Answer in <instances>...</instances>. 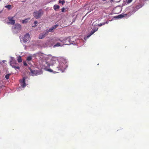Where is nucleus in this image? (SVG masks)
<instances>
[{
	"mask_svg": "<svg viewBox=\"0 0 149 149\" xmlns=\"http://www.w3.org/2000/svg\"><path fill=\"white\" fill-rule=\"evenodd\" d=\"M43 14V11L42 10H39L38 11H35L33 13V15L36 19L40 18Z\"/></svg>",
	"mask_w": 149,
	"mask_h": 149,
	"instance_id": "nucleus-1",
	"label": "nucleus"
},
{
	"mask_svg": "<svg viewBox=\"0 0 149 149\" xmlns=\"http://www.w3.org/2000/svg\"><path fill=\"white\" fill-rule=\"evenodd\" d=\"M17 64L16 61L13 59H12L10 61V65L13 67L15 69H19V67L18 66H16V65Z\"/></svg>",
	"mask_w": 149,
	"mask_h": 149,
	"instance_id": "nucleus-2",
	"label": "nucleus"
},
{
	"mask_svg": "<svg viewBox=\"0 0 149 149\" xmlns=\"http://www.w3.org/2000/svg\"><path fill=\"white\" fill-rule=\"evenodd\" d=\"M47 35V32H46L45 31V32L41 33L39 34L38 38L39 39H42L45 38Z\"/></svg>",
	"mask_w": 149,
	"mask_h": 149,
	"instance_id": "nucleus-3",
	"label": "nucleus"
},
{
	"mask_svg": "<svg viewBox=\"0 0 149 149\" xmlns=\"http://www.w3.org/2000/svg\"><path fill=\"white\" fill-rule=\"evenodd\" d=\"M92 31H91L90 33L89 34L88 36H87V37L89 38L96 31H97V30L98 28L96 26L95 27H94L93 28H92Z\"/></svg>",
	"mask_w": 149,
	"mask_h": 149,
	"instance_id": "nucleus-4",
	"label": "nucleus"
},
{
	"mask_svg": "<svg viewBox=\"0 0 149 149\" xmlns=\"http://www.w3.org/2000/svg\"><path fill=\"white\" fill-rule=\"evenodd\" d=\"M30 35L29 33H27L24 36L23 38V40L25 43L29 39Z\"/></svg>",
	"mask_w": 149,
	"mask_h": 149,
	"instance_id": "nucleus-5",
	"label": "nucleus"
},
{
	"mask_svg": "<svg viewBox=\"0 0 149 149\" xmlns=\"http://www.w3.org/2000/svg\"><path fill=\"white\" fill-rule=\"evenodd\" d=\"M25 78L24 77H23L22 80L20 81V84L21 86L22 87H24L26 86V84L25 83Z\"/></svg>",
	"mask_w": 149,
	"mask_h": 149,
	"instance_id": "nucleus-6",
	"label": "nucleus"
},
{
	"mask_svg": "<svg viewBox=\"0 0 149 149\" xmlns=\"http://www.w3.org/2000/svg\"><path fill=\"white\" fill-rule=\"evenodd\" d=\"M58 26V25H57V24L55 25L54 26H53V27H52V28L49 29V30L47 29L45 31H46V32H47V34H48L49 32H52L53 29H56Z\"/></svg>",
	"mask_w": 149,
	"mask_h": 149,
	"instance_id": "nucleus-7",
	"label": "nucleus"
},
{
	"mask_svg": "<svg viewBox=\"0 0 149 149\" xmlns=\"http://www.w3.org/2000/svg\"><path fill=\"white\" fill-rule=\"evenodd\" d=\"M29 69L32 76H34L39 74V72H38L37 70H33L30 68H29Z\"/></svg>",
	"mask_w": 149,
	"mask_h": 149,
	"instance_id": "nucleus-8",
	"label": "nucleus"
},
{
	"mask_svg": "<svg viewBox=\"0 0 149 149\" xmlns=\"http://www.w3.org/2000/svg\"><path fill=\"white\" fill-rule=\"evenodd\" d=\"M45 55V54L40 52H38L36 54V56L39 57L41 59H43V58Z\"/></svg>",
	"mask_w": 149,
	"mask_h": 149,
	"instance_id": "nucleus-9",
	"label": "nucleus"
},
{
	"mask_svg": "<svg viewBox=\"0 0 149 149\" xmlns=\"http://www.w3.org/2000/svg\"><path fill=\"white\" fill-rule=\"evenodd\" d=\"M13 17H9L8 18V19L10 21L8 22V24H10L12 25L14 24H15V21L13 19Z\"/></svg>",
	"mask_w": 149,
	"mask_h": 149,
	"instance_id": "nucleus-10",
	"label": "nucleus"
},
{
	"mask_svg": "<svg viewBox=\"0 0 149 149\" xmlns=\"http://www.w3.org/2000/svg\"><path fill=\"white\" fill-rule=\"evenodd\" d=\"M30 19V18H26L24 20H22V23H23V24H24V23H27L29 20Z\"/></svg>",
	"mask_w": 149,
	"mask_h": 149,
	"instance_id": "nucleus-11",
	"label": "nucleus"
},
{
	"mask_svg": "<svg viewBox=\"0 0 149 149\" xmlns=\"http://www.w3.org/2000/svg\"><path fill=\"white\" fill-rule=\"evenodd\" d=\"M125 17V16L123 15H118L116 16L115 17L116 18H120L123 17Z\"/></svg>",
	"mask_w": 149,
	"mask_h": 149,
	"instance_id": "nucleus-12",
	"label": "nucleus"
},
{
	"mask_svg": "<svg viewBox=\"0 0 149 149\" xmlns=\"http://www.w3.org/2000/svg\"><path fill=\"white\" fill-rule=\"evenodd\" d=\"M15 28H18L21 29V26L20 24H16L15 25Z\"/></svg>",
	"mask_w": 149,
	"mask_h": 149,
	"instance_id": "nucleus-13",
	"label": "nucleus"
},
{
	"mask_svg": "<svg viewBox=\"0 0 149 149\" xmlns=\"http://www.w3.org/2000/svg\"><path fill=\"white\" fill-rule=\"evenodd\" d=\"M59 6L58 5H55L54 6V9L55 10H56L57 9H59Z\"/></svg>",
	"mask_w": 149,
	"mask_h": 149,
	"instance_id": "nucleus-14",
	"label": "nucleus"
},
{
	"mask_svg": "<svg viewBox=\"0 0 149 149\" xmlns=\"http://www.w3.org/2000/svg\"><path fill=\"white\" fill-rule=\"evenodd\" d=\"M17 60L19 63H20L22 62V59L21 56H19L18 57Z\"/></svg>",
	"mask_w": 149,
	"mask_h": 149,
	"instance_id": "nucleus-15",
	"label": "nucleus"
},
{
	"mask_svg": "<svg viewBox=\"0 0 149 149\" xmlns=\"http://www.w3.org/2000/svg\"><path fill=\"white\" fill-rule=\"evenodd\" d=\"M5 7L7 8L8 10H10L12 8L11 6L10 5L6 6H5Z\"/></svg>",
	"mask_w": 149,
	"mask_h": 149,
	"instance_id": "nucleus-16",
	"label": "nucleus"
},
{
	"mask_svg": "<svg viewBox=\"0 0 149 149\" xmlns=\"http://www.w3.org/2000/svg\"><path fill=\"white\" fill-rule=\"evenodd\" d=\"M32 58L31 56H28L26 59V60L28 61H31L32 60Z\"/></svg>",
	"mask_w": 149,
	"mask_h": 149,
	"instance_id": "nucleus-17",
	"label": "nucleus"
},
{
	"mask_svg": "<svg viewBox=\"0 0 149 149\" xmlns=\"http://www.w3.org/2000/svg\"><path fill=\"white\" fill-rule=\"evenodd\" d=\"M61 46L60 43L59 42H58L56 45H54V47H59Z\"/></svg>",
	"mask_w": 149,
	"mask_h": 149,
	"instance_id": "nucleus-18",
	"label": "nucleus"
},
{
	"mask_svg": "<svg viewBox=\"0 0 149 149\" xmlns=\"http://www.w3.org/2000/svg\"><path fill=\"white\" fill-rule=\"evenodd\" d=\"M10 75V74H8L5 75V77L6 79H9Z\"/></svg>",
	"mask_w": 149,
	"mask_h": 149,
	"instance_id": "nucleus-19",
	"label": "nucleus"
},
{
	"mask_svg": "<svg viewBox=\"0 0 149 149\" xmlns=\"http://www.w3.org/2000/svg\"><path fill=\"white\" fill-rule=\"evenodd\" d=\"M58 2L59 3H62V4L63 5L65 3V1H61V0H59L58 1Z\"/></svg>",
	"mask_w": 149,
	"mask_h": 149,
	"instance_id": "nucleus-20",
	"label": "nucleus"
},
{
	"mask_svg": "<svg viewBox=\"0 0 149 149\" xmlns=\"http://www.w3.org/2000/svg\"><path fill=\"white\" fill-rule=\"evenodd\" d=\"M37 23H38L37 21H35V22H34V24L35 25L34 26H33L34 27H35L36 26Z\"/></svg>",
	"mask_w": 149,
	"mask_h": 149,
	"instance_id": "nucleus-21",
	"label": "nucleus"
},
{
	"mask_svg": "<svg viewBox=\"0 0 149 149\" xmlns=\"http://www.w3.org/2000/svg\"><path fill=\"white\" fill-rule=\"evenodd\" d=\"M133 0H128L127 1V3H131Z\"/></svg>",
	"mask_w": 149,
	"mask_h": 149,
	"instance_id": "nucleus-22",
	"label": "nucleus"
},
{
	"mask_svg": "<svg viewBox=\"0 0 149 149\" xmlns=\"http://www.w3.org/2000/svg\"><path fill=\"white\" fill-rule=\"evenodd\" d=\"M24 65L26 66L27 65V63L25 62H24Z\"/></svg>",
	"mask_w": 149,
	"mask_h": 149,
	"instance_id": "nucleus-23",
	"label": "nucleus"
},
{
	"mask_svg": "<svg viewBox=\"0 0 149 149\" xmlns=\"http://www.w3.org/2000/svg\"><path fill=\"white\" fill-rule=\"evenodd\" d=\"M47 71H49L50 72H52V70L50 69H47Z\"/></svg>",
	"mask_w": 149,
	"mask_h": 149,
	"instance_id": "nucleus-24",
	"label": "nucleus"
},
{
	"mask_svg": "<svg viewBox=\"0 0 149 149\" xmlns=\"http://www.w3.org/2000/svg\"><path fill=\"white\" fill-rule=\"evenodd\" d=\"M65 10V8H63L61 9V11L62 12H63Z\"/></svg>",
	"mask_w": 149,
	"mask_h": 149,
	"instance_id": "nucleus-25",
	"label": "nucleus"
},
{
	"mask_svg": "<svg viewBox=\"0 0 149 149\" xmlns=\"http://www.w3.org/2000/svg\"><path fill=\"white\" fill-rule=\"evenodd\" d=\"M75 21V19H74L73 20V21H72V22L71 23V24H72Z\"/></svg>",
	"mask_w": 149,
	"mask_h": 149,
	"instance_id": "nucleus-26",
	"label": "nucleus"
},
{
	"mask_svg": "<svg viewBox=\"0 0 149 149\" xmlns=\"http://www.w3.org/2000/svg\"><path fill=\"white\" fill-rule=\"evenodd\" d=\"M46 64H47V65L48 66H50V64L49 63H48V62H47V63H46Z\"/></svg>",
	"mask_w": 149,
	"mask_h": 149,
	"instance_id": "nucleus-27",
	"label": "nucleus"
},
{
	"mask_svg": "<svg viewBox=\"0 0 149 149\" xmlns=\"http://www.w3.org/2000/svg\"><path fill=\"white\" fill-rule=\"evenodd\" d=\"M104 23H103V24H99V26H102V25H104Z\"/></svg>",
	"mask_w": 149,
	"mask_h": 149,
	"instance_id": "nucleus-28",
	"label": "nucleus"
},
{
	"mask_svg": "<svg viewBox=\"0 0 149 149\" xmlns=\"http://www.w3.org/2000/svg\"><path fill=\"white\" fill-rule=\"evenodd\" d=\"M58 40L61 41L59 39Z\"/></svg>",
	"mask_w": 149,
	"mask_h": 149,
	"instance_id": "nucleus-29",
	"label": "nucleus"
},
{
	"mask_svg": "<svg viewBox=\"0 0 149 149\" xmlns=\"http://www.w3.org/2000/svg\"><path fill=\"white\" fill-rule=\"evenodd\" d=\"M125 15H126V16H127V15H126V14H125Z\"/></svg>",
	"mask_w": 149,
	"mask_h": 149,
	"instance_id": "nucleus-30",
	"label": "nucleus"
},
{
	"mask_svg": "<svg viewBox=\"0 0 149 149\" xmlns=\"http://www.w3.org/2000/svg\"><path fill=\"white\" fill-rule=\"evenodd\" d=\"M103 0L105 1H106V0Z\"/></svg>",
	"mask_w": 149,
	"mask_h": 149,
	"instance_id": "nucleus-31",
	"label": "nucleus"
}]
</instances>
